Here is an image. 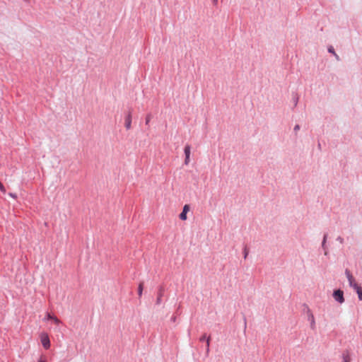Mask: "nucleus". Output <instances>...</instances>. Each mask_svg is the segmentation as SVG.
Returning <instances> with one entry per match:
<instances>
[{
	"label": "nucleus",
	"mask_w": 362,
	"mask_h": 362,
	"mask_svg": "<svg viewBox=\"0 0 362 362\" xmlns=\"http://www.w3.org/2000/svg\"><path fill=\"white\" fill-rule=\"evenodd\" d=\"M41 343L45 349H48L50 347V341L49 336L47 333L42 332L40 335Z\"/></svg>",
	"instance_id": "nucleus-1"
},
{
	"label": "nucleus",
	"mask_w": 362,
	"mask_h": 362,
	"mask_svg": "<svg viewBox=\"0 0 362 362\" xmlns=\"http://www.w3.org/2000/svg\"><path fill=\"white\" fill-rule=\"evenodd\" d=\"M189 211V206L186 204L184 206L182 211L180 214L179 217L181 220L185 221L187 219V214Z\"/></svg>",
	"instance_id": "nucleus-2"
},
{
	"label": "nucleus",
	"mask_w": 362,
	"mask_h": 362,
	"mask_svg": "<svg viewBox=\"0 0 362 362\" xmlns=\"http://www.w3.org/2000/svg\"><path fill=\"white\" fill-rule=\"evenodd\" d=\"M125 127L127 129H129L132 127V115L129 113L125 117Z\"/></svg>",
	"instance_id": "nucleus-3"
},
{
	"label": "nucleus",
	"mask_w": 362,
	"mask_h": 362,
	"mask_svg": "<svg viewBox=\"0 0 362 362\" xmlns=\"http://www.w3.org/2000/svg\"><path fill=\"white\" fill-rule=\"evenodd\" d=\"M308 320L310 322V327L313 329L315 327V322L314 316L312 313H310L308 315Z\"/></svg>",
	"instance_id": "nucleus-4"
},
{
	"label": "nucleus",
	"mask_w": 362,
	"mask_h": 362,
	"mask_svg": "<svg viewBox=\"0 0 362 362\" xmlns=\"http://www.w3.org/2000/svg\"><path fill=\"white\" fill-rule=\"evenodd\" d=\"M335 300L339 303H342L344 301V296H334Z\"/></svg>",
	"instance_id": "nucleus-5"
},
{
	"label": "nucleus",
	"mask_w": 362,
	"mask_h": 362,
	"mask_svg": "<svg viewBox=\"0 0 362 362\" xmlns=\"http://www.w3.org/2000/svg\"><path fill=\"white\" fill-rule=\"evenodd\" d=\"M185 156H190V146L189 145L185 147Z\"/></svg>",
	"instance_id": "nucleus-6"
},
{
	"label": "nucleus",
	"mask_w": 362,
	"mask_h": 362,
	"mask_svg": "<svg viewBox=\"0 0 362 362\" xmlns=\"http://www.w3.org/2000/svg\"><path fill=\"white\" fill-rule=\"evenodd\" d=\"M351 358L348 354H343V362H350Z\"/></svg>",
	"instance_id": "nucleus-7"
},
{
	"label": "nucleus",
	"mask_w": 362,
	"mask_h": 362,
	"mask_svg": "<svg viewBox=\"0 0 362 362\" xmlns=\"http://www.w3.org/2000/svg\"><path fill=\"white\" fill-rule=\"evenodd\" d=\"M328 51L329 52L332 53L336 57L337 59H339V56L335 53L333 47H329L328 48Z\"/></svg>",
	"instance_id": "nucleus-8"
},
{
	"label": "nucleus",
	"mask_w": 362,
	"mask_h": 362,
	"mask_svg": "<svg viewBox=\"0 0 362 362\" xmlns=\"http://www.w3.org/2000/svg\"><path fill=\"white\" fill-rule=\"evenodd\" d=\"M209 345H210V337H208L207 339H206V354H209Z\"/></svg>",
	"instance_id": "nucleus-9"
},
{
	"label": "nucleus",
	"mask_w": 362,
	"mask_h": 362,
	"mask_svg": "<svg viewBox=\"0 0 362 362\" xmlns=\"http://www.w3.org/2000/svg\"><path fill=\"white\" fill-rule=\"evenodd\" d=\"M355 289L357 293V294L361 295L362 294V289L361 287L358 286L357 285H355Z\"/></svg>",
	"instance_id": "nucleus-10"
},
{
	"label": "nucleus",
	"mask_w": 362,
	"mask_h": 362,
	"mask_svg": "<svg viewBox=\"0 0 362 362\" xmlns=\"http://www.w3.org/2000/svg\"><path fill=\"white\" fill-rule=\"evenodd\" d=\"M52 321L55 325H59L61 322L57 317H53Z\"/></svg>",
	"instance_id": "nucleus-11"
},
{
	"label": "nucleus",
	"mask_w": 362,
	"mask_h": 362,
	"mask_svg": "<svg viewBox=\"0 0 362 362\" xmlns=\"http://www.w3.org/2000/svg\"><path fill=\"white\" fill-rule=\"evenodd\" d=\"M54 317L55 316H53L51 314L47 313L46 317L45 318V320H52L53 317Z\"/></svg>",
	"instance_id": "nucleus-12"
},
{
	"label": "nucleus",
	"mask_w": 362,
	"mask_h": 362,
	"mask_svg": "<svg viewBox=\"0 0 362 362\" xmlns=\"http://www.w3.org/2000/svg\"><path fill=\"white\" fill-rule=\"evenodd\" d=\"M0 191L2 192L3 193H6V189L1 182H0Z\"/></svg>",
	"instance_id": "nucleus-13"
},
{
	"label": "nucleus",
	"mask_w": 362,
	"mask_h": 362,
	"mask_svg": "<svg viewBox=\"0 0 362 362\" xmlns=\"http://www.w3.org/2000/svg\"><path fill=\"white\" fill-rule=\"evenodd\" d=\"M37 362H47V359L45 356H40Z\"/></svg>",
	"instance_id": "nucleus-14"
},
{
	"label": "nucleus",
	"mask_w": 362,
	"mask_h": 362,
	"mask_svg": "<svg viewBox=\"0 0 362 362\" xmlns=\"http://www.w3.org/2000/svg\"><path fill=\"white\" fill-rule=\"evenodd\" d=\"M138 290H139V294H141L143 291V284H139Z\"/></svg>",
	"instance_id": "nucleus-15"
},
{
	"label": "nucleus",
	"mask_w": 362,
	"mask_h": 362,
	"mask_svg": "<svg viewBox=\"0 0 362 362\" xmlns=\"http://www.w3.org/2000/svg\"><path fill=\"white\" fill-rule=\"evenodd\" d=\"M333 294H335V295H337V294H343V291H341V290L338 289V290H335L333 293Z\"/></svg>",
	"instance_id": "nucleus-16"
},
{
	"label": "nucleus",
	"mask_w": 362,
	"mask_h": 362,
	"mask_svg": "<svg viewBox=\"0 0 362 362\" xmlns=\"http://www.w3.org/2000/svg\"><path fill=\"white\" fill-rule=\"evenodd\" d=\"M189 163V156H185V164L188 165Z\"/></svg>",
	"instance_id": "nucleus-17"
},
{
	"label": "nucleus",
	"mask_w": 362,
	"mask_h": 362,
	"mask_svg": "<svg viewBox=\"0 0 362 362\" xmlns=\"http://www.w3.org/2000/svg\"><path fill=\"white\" fill-rule=\"evenodd\" d=\"M346 274H347V276H348L349 280V281H350V284H352V281H351L352 276L350 275L349 272L346 271Z\"/></svg>",
	"instance_id": "nucleus-18"
},
{
	"label": "nucleus",
	"mask_w": 362,
	"mask_h": 362,
	"mask_svg": "<svg viewBox=\"0 0 362 362\" xmlns=\"http://www.w3.org/2000/svg\"><path fill=\"white\" fill-rule=\"evenodd\" d=\"M206 339H207V337H206V334H204V335L200 338V341H204V340H206Z\"/></svg>",
	"instance_id": "nucleus-19"
},
{
	"label": "nucleus",
	"mask_w": 362,
	"mask_h": 362,
	"mask_svg": "<svg viewBox=\"0 0 362 362\" xmlns=\"http://www.w3.org/2000/svg\"><path fill=\"white\" fill-rule=\"evenodd\" d=\"M9 196L11 197L13 199L16 198V195L15 194H13V193H9Z\"/></svg>",
	"instance_id": "nucleus-20"
},
{
	"label": "nucleus",
	"mask_w": 362,
	"mask_h": 362,
	"mask_svg": "<svg viewBox=\"0 0 362 362\" xmlns=\"http://www.w3.org/2000/svg\"><path fill=\"white\" fill-rule=\"evenodd\" d=\"M150 119H151V118H150V116H148V117H146V124H148V122H149V121H150Z\"/></svg>",
	"instance_id": "nucleus-21"
},
{
	"label": "nucleus",
	"mask_w": 362,
	"mask_h": 362,
	"mask_svg": "<svg viewBox=\"0 0 362 362\" xmlns=\"http://www.w3.org/2000/svg\"><path fill=\"white\" fill-rule=\"evenodd\" d=\"M300 129V127L298 124L296 125L295 127H294V130L296 132L298 131V129Z\"/></svg>",
	"instance_id": "nucleus-22"
},
{
	"label": "nucleus",
	"mask_w": 362,
	"mask_h": 362,
	"mask_svg": "<svg viewBox=\"0 0 362 362\" xmlns=\"http://www.w3.org/2000/svg\"><path fill=\"white\" fill-rule=\"evenodd\" d=\"M326 238H327V235H325V236H324V240H323V245H324V244H325V243Z\"/></svg>",
	"instance_id": "nucleus-23"
},
{
	"label": "nucleus",
	"mask_w": 362,
	"mask_h": 362,
	"mask_svg": "<svg viewBox=\"0 0 362 362\" xmlns=\"http://www.w3.org/2000/svg\"><path fill=\"white\" fill-rule=\"evenodd\" d=\"M359 300H362V296H358Z\"/></svg>",
	"instance_id": "nucleus-24"
},
{
	"label": "nucleus",
	"mask_w": 362,
	"mask_h": 362,
	"mask_svg": "<svg viewBox=\"0 0 362 362\" xmlns=\"http://www.w3.org/2000/svg\"><path fill=\"white\" fill-rule=\"evenodd\" d=\"M247 253L245 252V258L247 257Z\"/></svg>",
	"instance_id": "nucleus-25"
}]
</instances>
